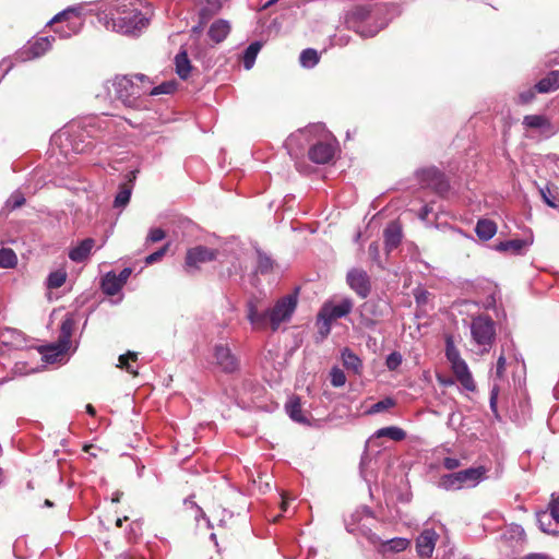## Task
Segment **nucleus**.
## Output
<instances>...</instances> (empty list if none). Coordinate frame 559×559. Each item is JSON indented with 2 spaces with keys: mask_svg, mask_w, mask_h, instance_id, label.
<instances>
[{
  "mask_svg": "<svg viewBox=\"0 0 559 559\" xmlns=\"http://www.w3.org/2000/svg\"><path fill=\"white\" fill-rule=\"evenodd\" d=\"M141 0H116L107 8L102 2L98 21L107 29L126 35H138L148 24V19L135 7Z\"/></svg>",
  "mask_w": 559,
  "mask_h": 559,
  "instance_id": "f257e3e1",
  "label": "nucleus"
},
{
  "mask_svg": "<svg viewBox=\"0 0 559 559\" xmlns=\"http://www.w3.org/2000/svg\"><path fill=\"white\" fill-rule=\"evenodd\" d=\"M297 302V294H289L280 298L272 308L260 310L259 299L251 298L246 305L247 319L254 330H265L270 326L275 332L283 322L290 320Z\"/></svg>",
  "mask_w": 559,
  "mask_h": 559,
  "instance_id": "f03ea898",
  "label": "nucleus"
},
{
  "mask_svg": "<svg viewBox=\"0 0 559 559\" xmlns=\"http://www.w3.org/2000/svg\"><path fill=\"white\" fill-rule=\"evenodd\" d=\"M108 95L132 109L145 108V97L148 91V78L144 74L117 75L105 83Z\"/></svg>",
  "mask_w": 559,
  "mask_h": 559,
  "instance_id": "7ed1b4c3",
  "label": "nucleus"
},
{
  "mask_svg": "<svg viewBox=\"0 0 559 559\" xmlns=\"http://www.w3.org/2000/svg\"><path fill=\"white\" fill-rule=\"evenodd\" d=\"M95 119L88 118L82 122H72L67 129L60 131L58 135L53 138V141L64 140L72 146V151L81 154L88 152L94 147L92 139H94L96 127Z\"/></svg>",
  "mask_w": 559,
  "mask_h": 559,
  "instance_id": "20e7f679",
  "label": "nucleus"
},
{
  "mask_svg": "<svg viewBox=\"0 0 559 559\" xmlns=\"http://www.w3.org/2000/svg\"><path fill=\"white\" fill-rule=\"evenodd\" d=\"M485 474L486 468L483 466L469 467L463 471L444 474L439 478L438 487L447 491L473 488L481 481Z\"/></svg>",
  "mask_w": 559,
  "mask_h": 559,
  "instance_id": "39448f33",
  "label": "nucleus"
},
{
  "mask_svg": "<svg viewBox=\"0 0 559 559\" xmlns=\"http://www.w3.org/2000/svg\"><path fill=\"white\" fill-rule=\"evenodd\" d=\"M471 335L473 343L479 348V353H489L496 340V323L486 314H479L472 319Z\"/></svg>",
  "mask_w": 559,
  "mask_h": 559,
  "instance_id": "423d86ee",
  "label": "nucleus"
},
{
  "mask_svg": "<svg viewBox=\"0 0 559 559\" xmlns=\"http://www.w3.org/2000/svg\"><path fill=\"white\" fill-rule=\"evenodd\" d=\"M445 357L451 364V369L463 388L473 392L476 389V385L472 373L467 364L461 357V354L456 348L454 340L451 335L445 336Z\"/></svg>",
  "mask_w": 559,
  "mask_h": 559,
  "instance_id": "0eeeda50",
  "label": "nucleus"
},
{
  "mask_svg": "<svg viewBox=\"0 0 559 559\" xmlns=\"http://www.w3.org/2000/svg\"><path fill=\"white\" fill-rule=\"evenodd\" d=\"M83 7L81 4L73 5L64 9L63 11L56 14L51 20V23H59L62 21L67 22L66 27H61L60 29H56V32L60 35L61 38H68L72 35H75L80 32L82 26L81 15H82Z\"/></svg>",
  "mask_w": 559,
  "mask_h": 559,
  "instance_id": "6e6552de",
  "label": "nucleus"
},
{
  "mask_svg": "<svg viewBox=\"0 0 559 559\" xmlns=\"http://www.w3.org/2000/svg\"><path fill=\"white\" fill-rule=\"evenodd\" d=\"M215 366L224 373H235L239 370V358L227 344L218 343L213 347Z\"/></svg>",
  "mask_w": 559,
  "mask_h": 559,
  "instance_id": "1a4fd4ad",
  "label": "nucleus"
},
{
  "mask_svg": "<svg viewBox=\"0 0 559 559\" xmlns=\"http://www.w3.org/2000/svg\"><path fill=\"white\" fill-rule=\"evenodd\" d=\"M218 250L205 246H195L187 250L185 258V267L187 272L200 269L201 264L216 260Z\"/></svg>",
  "mask_w": 559,
  "mask_h": 559,
  "instance_id": "9d476101",
  "label": "nucleus"
},
{
  "mask_svg": "<svg viewBox=\"0 0 559 559\" xmlns=\"http://www.w3.org/2000/svg\"><path fill=\"white\" fill-rule=\"evenodd\" d=\"M536 518L538 526L544 533L558 534L559 531L552 526L551 520L559 524V496L552 495L547 510L537 512Z\"/></svg>",
  "mask_w": 559,
  "mask_h": 559,
  "instance_id": "9b49d317",
  "label": "nucleus"
},
{
  "mask_svg": "<svg viewBox=\"0 0 559 559\" xmlns=\"http://www.w3.org/2000/svg\"><path fill=\"white\" fill-rule=\"evenodd\" d=\"M418 178L424 187L432 189L440 195L449 190V182L444 174L435 167L420 170Z\"/></svg>",
  "mask_w": 559,
  "mask_h": 559,
  "instance_id": "f8f14e48",
  "label": "nucleus"
},
{
  "mask_svg": "<svg viewBox=\"0 0 559 559\" xmlns=\"http://www.w3.org/2000/svg\"><path fill=\"white\" fill-rule=\"evenodd\" d=\"M346 283L360 298H367L371 292L368 273L362 269L354 267L347 272Z\"/></svg>",
  "mask_w": 559,
  "mask_h": 559,
  "instance_id": "ddd939ff",
  "label": "nucleus"
},
{
  "mask_svg": "<svg viewBox=\"0 0 559 559\" xmlns=\"http://www.w3.org/2000/svg\"><path fill=\"white\" fill-rule=\"evenodd\" d=\"M336 151L335 140H323L312 144L309 148V158L316 164H326L332 160Z\"/></svg>",
  "mask_w": 559,
  "mask_h": 559,
  "instance_id": "4468645a",
  "label": "nucleus"
},
{
  "mask_svg": "<svg viewBox=\"0 0 559 559\" xmlns=\"http://www.w3.org/2000/svg\"><path fill=\"white\" fill-rule=\"evenodd\" d=\"M522 124L525 129L538 130L545 139H549L558 132V129L545 115H526L523 117Z\"/></svg>",
  "mask_w": 559,
  "mask_h": 559,
  "instance_id": "2eb2a0df",
  "label": "nucleus"
},
{
  "mask_svg": "<svg viewBox=\"0 0 559 559\" xmlns=\"http://www.w3.org/2000/svg\"><path fill=\"white\" fill-rule=\"evenodd\" d=\"M353 307L354 304L350 298H343L338 304L324 302L320 312L333 322L349 314Z\"/></svg>",
  "mask_w": 559,
  "mask_h": 559,
  "instance_id": "dca6fc26",
  "label": "nucleus"
},
{
  "mask_svg": "<svg viewBox=\"0 0 559 559\" xmlns=\"http://www.w3.org/2000/svg\"><path fill=\"white\" fill-rule=\"evenodd\" d=\"M369 540L378 546V551L382 554L386 552H401L404 551L409 546V539L404 537H394L388 540H382L378 535L371 533L369 535Z\"/></svg>",
  "mask_w": 559,
  "mask_h": 559,
  "instance_id": "f3484780",
  "label": "nucleus"
},
{
  "mask_svg": "<svg viewBox=\"0 0 559 559\" xmlns=\"http://www.w3.org/2000/svg\"><path fill=\"white\" fill-rule=\"evenodd\" d=\"M371 10L366 5H358L350 10L346 15V25L352 31H362L361 24H366L370 19Z\"/></svg>",
  "mask_w": 559,
  "mask_h": 559,
  "instance_id": "a211bd4d",
  "label": "nucleus"
},
{
  "mask_svg": "<svg viewBox=\"0 0 559 559\" xmlns=\"http://www.w3.org/2000/svg\"><path fill=\"white\" fill-rule=\"evenodd\" d=\"M74 326L75 320L73 314H67L61 322L60 335L57 341V348H60L59 353H67L69 350Z\"/></svg>",
  "mask_w": 559,
  "mask_h": 559,
  "instance_id": "6ab92c4d",
  "label": "nucleus"
},
{
  "mask_svg": "<svg viewBox=\"0 0 559 559\" xmlns=\"http://www.w3.org/2000/svg\"><path fill=\"white\" fill-rule=\"evenodd\" d=\"M438 535L433 530H425L416 539V550L420 557H430L435 550Z\"/></svg>",
  "mask_w": 559,
  "mask_h": 559,
  "instance_id": "aec40b11",
  "label": "nucleus"
},
{
  "mask_svg": "<svg viewBox=\"0 0 559 559\" xmlns=\"http://www.w3.org/2000/svg\"><path fill=\"white\" fill-rule=\"evenodd\" d=\"M199 7V16L201 24H205L222 8L221 0H193Z\"/></svg>",
  "mask_w": 559,
  "mask_h": 559,
  "instance_id": "412c9836",
  "label": "nucleus"
},
{
  "mask_svg": "<svg viewBox=\"0 0 559 559\" xmlns=\"http://www.w3.org/2000/svg\"><path fill=\"white\" fill-rule=\"evenodd\" d=\"M383 237L385 250L388 252L394 250L402 240L401 226L395 222L390 223L384 229Z\"/></svg>",
  "mask_w": 559,
  "mask_h": 559,
  "instance_id": "4be33fe9",
  "label": "nucleus"
},
{
  "mask_svg": "<svg viewBox=\"0 0 559 559\" xmlns=\"http://www.w3.org/2000/svg\"><path fill=\"white\" fill-rule=\"evenodd\" d=\"M135 171H130L127 175L128 182L120 185L119 191L114 201L115 207H124L129 203L133 189V180L135 179Z\"/></svg>",
  "mask_w": 559,
  "mask_h": 559,
  "instance_id": "5701e85b",
  "label": "nucleus"
},
{
  "mask_svg": "<svg viewBox=\"0 0 559 559\" xmlns=\"http://www.w3.org/2000/svg\"><path fill=\"white\" fill-rule=\"evenodd\" d=\"M53 40V37L48 36L36 38L34 41L29 43L27 51L24 53L27 55V59L38 58L51 48ZM23 59H26V57H23Z\"/></svg>",
  "mask_w": 559,
  "mask_h": 559,
  "instance_id": "b1692460",
  "label": "nucleus"
},
{
  "mask_svg": "<svg viewBox=\"0 0 559 559\" xmlns=\"http://www.w3.org/2000/svg\"><path fill=\"white\" fill-rule=\"evenodd\" d=\"M317 131H323V127L320 124H313V126L306 128L305 130L298 131L295 134H290L287 138V140L285 141V146H286L289 155L294 156L293 147L295 145L300 144L302 139H306L309 134H311L312 132H317Z\"/></svg>",
  "mask_w": 559,
  "mask_h": 559,
  "instance_id": "393cba45",
  "label": "nucleus"
},
{
  "mask_svg": "<svg viewBox=\"0 0 559 559\" xmlns=\"http://www.w3.org/2000/svg\"><path fill=\"white\" fill-rule=\"evenodd\" d=\"M230 32L229 22L226 20H217L212 23L209 28V37L216 44L222 43Z\"/></svg>",
  "mask_w": 559,
  "mask_h": 559,
  "instance_id": "a878e982",
  "label": "nucleus"
},
{
  "mask_svg": "<svg viewBox=\"0 0 559 559\" xmlns=\"http://www.w3.org/2000/svg\"><path fill=\"white\" fill-rule=\"evenodd\" d=\"M535 88L538 93H550L559 88V70L550 71L545 78L539 80Z\"/></svg>",
  "mask_w": 559,
  "mask_h": 559,
  "instance_id": "bb28decb",
  "label": "nucleus"
},
{
  "mask_svg": "<svg viewBox=\"0 0 559 559\" xmlns=\"http://www.w3.org/2000/svg\"><path fill=\"white\" fill-rule=\"evenodd\" d=\"M475 233L483 241L490 240L497 233V225L493 221L481 218L476 223Z\"/></svg>",
  "mask_w": 559,
  "mask_h": 559,
  "instance_id": "cd10ccee",
  "label": "nucleus"
},
{
  "mask_svg": "<svg viewBox=\"0 0 559 559\" xmlns=\"http://www.w3.org/2000/svg\"><path fill=\"white\" fill-rule=\"evenodd\" d=\"M93 247L94 240L92 238H86L70 250L69 258L74 262H83L90 255Z\"/></svg>",
  "mask_w": 559,
  "mask_h": 559,
  "instance_id": "c85d7f7f",
  "label": "nucleus"
},
{
  "mask_svg": "<svg viewBox=\"0 0 559 559\" xmlns=\"http://www.w3.org/2000/svg\"><path fill=\"white\" fill-rule=\"evenodd\" d=\"M175 70L181 80L190 76L192 66L185 49H181L175 57Z\"/></svg>",
  "mask_w": 559,
  "mask_h": 559,
  "instance_id": "c756f323",
  "label": "nucleus"
},
{
  "mask_svg": "<svg viewBox=\"0 0 559 559\" xmlns=\"http://www.w3.org/2000/svg\"><path fill=\"white\" fill-rule=\"evenodd\" d=\"M532 243V240L511 239L501 241L496 246V250L500 252L511 251L514 254H521L525 248Z\"/></svg>",
  "mask_w": 559,
  "mask_h": 559,
  "instance_id": "7c9ffc66",
  "label": "nucleus"
},
{
  "mask_svg": "<svg viewBox=\"0 0 559 559\" xmlns=\"http://www.w3.org/2000/svg\"><path fill=\"white\" fill-rule=\"evenodd\" d=\"M100 287L105 295L115 296L121 290L122 285L117 280V274L111 271L105 274Z\"/></svg>",
  "mask_w": 559,
  "mask_h": 559,
  "instance_id": "2f4dec72",
  "label": "nucleus"
},
{
  "mask_svg": "<svg viewBox=\"0 0 559 559\" xmlns=\"http://www.w3.org/2000/svg\"><path fill=\"white\" fill-rule=\"evenodd\" d=\"M286 413L296 423L306 424L307 419L302 415L301 403L298 396H293L285 405Z\"/></svg>",
  "mask_w": 559,
  "mask_h": 559,
  "instance_id": "473e14b6",
  "label": "nucleus"
},
{
  "mask_svg": "<svg viewBox=\"0 0 559 559\" xmlns=\"http://www.w3.org/2000/svg\"><path fill=\"white\" fill-rule=\"evenodd\" d=\"M275 261L261 249H257V269L255 272L262 275L269 274L273 271Z\"/></svg>",
  "mask_w": 559,
  "mask_h": 559,
  "instance_id": "72a5a7b5",
  "label": "nucleus"
},
{
  "mask_svg": "<svg viewBox=\"0 0 559 559\" xmlns=\"http://www.w3.org/2000/svg\"><path fill=\"white\" fill-rule=\"evenodd\" d=\"M373 437L376 438H389L393 441H402L406 438V432L396 426H389L378 429Z\"/></svg>",
  "mask_w": 559,
  "mask_h": 559,
  "instance_id": "f704fd0d",
  "label": "nucleus"
},
{
  "mask_svg": "<svg viewBox=\"0 0 559 559\" xmlns=\"http://www.w3.org/2000/svg\"><path fill=\"white\" fill-rule=\"evenodd\" d=\"M383 27H384L383 22L371 17L366 24L360 25V28L362 31H354V32L364 38H369V37L376 36Z\"/></svg>",
  "mask_w": 559,
  "mask_h": 559,
  "instance_id": "c9c22d12",
  "label": "nucleus"
},
{
  "mask_svg": "<svg viewBox=\"0 0 559 559\" xmlns=\"http://www.w3.org/2000/svg\"><path fill=\"white\" fill-rule=\"evenodd\" d=\"M342 360L345 368L348 370H353L354 373H359L362 368V362L360 358L355 355L352 350L348 348H345L342 352Z\"/></svg>",
  "mask_w": 559,
  "mask_h": 559,
  "instance_id": "e433bc0d",
  "label": "nucleus"
},
{
  "mask_svg": "<svg viewBox=\"0 0 559 559\" xmlns=\"http://www.w3.org/2000/svg\"><path fill=\"white\" fill-rule=\"evenodd\" d=\"M261 47L260 41H253L246 48L242 57L243 68L246 70H250L253 67Z\"/></svg>",
  "mask_w": 559,
  "mask_h": 559,
  "instance_id": "4c0bfd02",
  "label": "nucleus"
},
{
  "mask_svg": "<svg viewBox=\"0 0 559 559\" xmlns=\"http://www.w3.org/2000/svg\"><path fill=\"white\" fill-rule=\"evenodd\" d=\"M320 60L319 53L316 49L307 48L301 51L299 61L301 67L306 69H312L318 64Z\"/></svg>",
  "mask_w": 559,
  "mask_h": 559,
  "instance_id": "58836bf2",
  "label": "nucleus"
},
{
  "mask_svg": "<svg viewBox=\"0 0 559 559\" xmlns=\"http://www.w3.org/2000/svg\"><path fill=\"white\" fill-rule=\"evenodd\" d=\"M176 88H177L176 81L163 82L162 84H159L155 87H151V81L148 80V91H147L146 96H156V95H162V94L169 95V94L174 93L176 91Z\"/></svg>",
  "mask_w": 559,
  "mask_h": 559,
  "instance_id": "ea45409f",
  "label": "nucleus"
},
{
  "mask_svg": "<svg viewBox=\"0 0 559 559\" xmlns=\"http://www.w3.org/2000/svg\"><path fill=\"white\" fill-rule=\"evenodd\" d=\"M136 360H138V353L129 350L128 353L119 356L117 367L124 369L127 372H129L133 376H136L138 371L131 365V361H136Z\"/></svg>",
  "mask_w": 559,
  "mask_h": 559,
  "instance_id": "a19ab883",
  "label": "nucleus"
},
{
  "mask_svg": "<svg viewBox=\"0 0 559 559\" xmlns=\"http://www.w3.org/2000/svg\"><path fill=\"white\" fill-rule=\"evenodd\" d=\"M366 313H370L372 316H380L381 313L377 311V306L372 301L365 302L362 305V313H361V323L366 328H372L376 324V321L366 316Z\"/></svg>",
  "mask_w": 559,
  "mask_h": 559,
  "instance_id": "79ce46f5",
  "label": "nucleus"
},
{
  "mask_svg": "<svg viewBox=\"0 0 559 559\" xmlns=\"http://www.w3.org/2000/svg\"><path fill=\"white\" fill-rule=\"evenodd\" d=\"M17 258L15 252L10 248L0 249V267L10 269L15 266Z\"/></svg>",
  "mask_w": 559,
  "mask_h": 559,
  "instance_id": "37998d69",
  "label": "nucleus"
},
{
  "mask_svg": "<svg viewBox=\"0 0 559 559\" xmlns=\"http://www.w3.org/2000/svg\"><path fill=\"white\" fill-rule=\"evenodd\" d=\"M59 349H60L59 347L57 348V342L49 344L47 346H44L41 353H43L45 361L48 364L56 362L59 359V357H61L62 355L66 354V353H59Z\"/></svg>",
  "mask_w": 559,
  "mask_h": 559,
  "instance_id": "c03bdc74",
  "label": "nucleus"
},
{
  "mask_svg": "<svg viewBox=\"0 0 559 559\" xmlns=\"http://www.w3.org/2000/svg\"><path fill=\"white\" fill-rule=\"evenodd\" d=\"M66 280H67V273L64 271L58 270V271L51 272L47 278V286L49 288H59L64 284Z\"/></svg>",
  "mask_w": 559,
  "mask_h": 559,
  "instance_id": "a18cd8bd",
  "label": "nucleus"
},
{
  "mask_svg": "<svg viewBox=\"0 0 559 559\" xmlns=\"http://www.w3.org/2000/svg\"><path fill=\"white\" fill-rule=\"evenodd\" d=\"M317 325L320 337L325 338L331 332L332 321L319 311L317 316Z\"/></svg>",
  "mask_w": 559,
  "mask_h": 559,
  "instance_id": "49530a36",
  "label": "nucleus"
},
{
  "mask_svg": "<svg viewBox=\"0 0 559 559\" xmlns=\"http://www.w3.org/2000/svg\"><path fill=\"white\" fill-rule=\"evenodd\" d=\"M540 194L544 200V202L554 209H557L559 206V195L557 192L552 191L550 188L546 187L544 189H540Z\"/></svg>",
  "mask_w": 559,
  "mask_h": 559,
  "instance_id": "de8ad7c7",
  "label": "nucleus"
},
{
  "mask_svg": "<svg viewBox=\"0 0 559 559\" xmlns=\"http://www.w3.org/2000/svg\"><path fill=\"white\" fill-rule=\"evenodd\" d=\"M395 401L392 397H384L374 403L369 409L368 414H378L395 406Z\"/></svg>",
  "mask_w": 559,
  "mask_h": 559,
  "instance_id": "09e8293b",
  "label": "nucleus"
},
{
  "mask_svg": "<svg viewBox=\"0 0 559 559\" xmlns=\"http://www.w3.org/2000/svg\"><path fill=\"white\" fill-rule=\"evenodd\" d=\"M331 384L335 388L343 386L346 382V376L338 367H333L330 372Z\"/></svg>",
  "mask_w": 559,
  "mask_h": 559,
  "instance_id": "8fccbe9b",
  "label": "nucleus"
},
{
  "mask_svg": "<svg viewBox=\"0 0 559 559\" xmlns=\"http://www.w3.org/2000/svg\"><path fill=\"white\" fill-rule=\"evenodd\" d=\"M25 203V198L20 191L13 192L5 202V207L15 210Z\"/></svg>",
  "mask_w": 559,
  "mask_h": 559,
  "instance_id": "3c124183",
  "label": "nucleus"
},
{
  "mask_svg": "<svg viewBox=\"0 0 559 559\" xmlns=\"http://www.w3.org/2000/svg\"><path fill=\"white\" fill-rule=\"evenodd\" d=\"M402 355L397 352H393L388 355L385 365L389 370H396L402 364Z\"/></svg>",
  "mask_w": 559,
  "mask_h": 559,
  "instance_id": "603ef678",
  "label": "nucleus"
},
{
  "mask_svg": "<svg viewBox=\"0 0 559 559\" xmlns=\"http://www.w3.org/2000/svg\"><path fill=\"white\" fill-rule=\"evenodd\" d=\"M168 248H169V243H166L164 247H162L157 251L148 254L145 258V264L150 265V264H153V263L158 262L159 260H162V258L166 254Z\"/></svg>",
  "mask_w": 559,
  "mask_h": 559,
  "instance_id": "864d4df0",
  "label": "nucleus"
},
{
  "mask_svg": "<svg viewBox=\"0 0 559 559\" xmlns=\"http://www.w3.org/2000/svg\"><path fill=\"white\" fill-rule=\"evenodd\" d=\"M165 237L166 233L162 228H151L146 237V242H158Z\"/></svg>",
  "mask_w": 559,
  "mask_h": 559,
  "instance_id": "5fc2aeb1",
  "label": "nucleus"
},
{
  "mask_svg": "<svg viewBox=\"0 0 559 559\" xmlns=\"http://www.w3.org/2000/svg\"><path fill=\"white\" fill-rule=\"evenodd\" d=\"M498 394H499V386L497 384H493L490 391V400L489 405L490 409L495 414L496 417H498V409H497V402H498Z\"/></svg>",
  "mask_w": 559,
  "mask_h": 559,
  "instance_id": "6e6d98bb",
  "label": "nucleus"
},
{
  "mask_svg": "<svg viewBox=\"0 0 559 559\" xmlns=\"http://www.w3.org/2000/svg\"><path fill=\"white\" fill-rule=\"evenodd\" d=\"M429 292H427L424 288H417L414 290V297L417 302V305H425L428 302L429 299Z\"/></svg>",
  "mask_w": 559,
  "mask_h": 559,
  "instance_id": "4d7b16f0",
  "label": "nucleus"
},
{
  "mask_svg": "<svg viewBox=\"0 0 559 559\" xmlns=\"http://www.w3.org/2000/svg\"><path fill=\"white\" fill-rule=\"evenodd\" d=\"M442 465L449 471H454L461 466V461L456 457H444Z\"/></svg>",
  "mask_w": 559,
  "mask_h": 559,
  "instance_id": "13d9d810",
  "label": "nucleus"
},
{
  "mask_svg": "<svg viewBox=\"0 0 559 559\" xmlns=\"http://www.w3.org/2000/svg\"><path fill=\"white\" fill-rule=\"evenodd\" d=\"M506 371V357L503 354H501L498 357L497 364H496V377L498 379H501Z\"/></svg>",
  "mask_w": 559,
  "mask_h": 559,
  "instance_id": "bf43d9fd",
  "label": "nucleus"
},
{
  "mask_svg": "<svg viewBox=\"0 0 559 559\" xmlns=\"http://www.w3.org/2000/svg\"><path fill=\"white\" fill-rule=\"evenodd\" d=\"M534 97H535V92L533 90L522 92L519 95V99H520L521 104H528L534 99Z\"/></svg>",
  "mask_w": 559,
  "mask_h": 559,
  "instance_id": "052dcab7",
  "label": "nucleus"
},
{
  "mask_svg": "<svg viewBox=\"0 0 559 559\" xmlns=\"http://www.w3.org/2000/svg\"><path fill=\"white\" fill-rule=\"evenodd\" d=\"M185 504L186 506H191L192 508H195L197 510V515L195 518L198 519V516H202V518H205V513L203 512V510L193 501V496H190L188 498L185 499Z\"/></svg>",
  "mask_w": 559,
  "mask_h": 559,
  "instance_id": "680f3d73",
  "label": "nucleus"
},
{
  "mask_svg": "<svg viewBox=\"0 0 559 559\" xmlns=\"http://www.w3.org/2000/svg\"><path fill=\"white\" fill-rule=\"evenodd\" d=\"M132 273V269L131 267H124L118 275H117V280L119 281V283L123 286L128 278L130 277Z\"/></svg>",
  "mask_w": 559,
  "mask_h": 559,
  "instance_id": "e2e57ef3",
  "label": "nucleus"
},
{
  "mask_svg": "<svg viewBox=\"0 0 559 559\" xmlns=\"http://www.w3.org/2000/svg\"><path fill=\"white\" fill-rule=\"evenodd\" d=\"M369 254L372 257L373 260H378L379 258V243L378 242H371L368 248Z\"/></svg>",
  "mask_w": 559,
  "mask_h": 559,
  "instance_id": "0e129e2a",
  "label": "nucleus"
},
{
  "mask_svg": "<svg viewBox=\"0 0 559 559\" xmlns=\"http://www.w3.org/2000/svg\"><path fill=\"white\" fill-rule=\"evenodd\" d=\"M11 69V64L9 61L7 60H3L1 63H0V81L2 80V78L9 72V70Z\"/></svg>",
  "mask_w": 559,
  "mask_h": 559,
  "instance_id": "69168bd1",
  "label": "nucleus"
},
{
  "mask_svg": "<svg viewBox=\"0 0 559 559\" xmlns=\"http://www.w3.org/2000/svg\"><path fill=\"white\" fill-rule=\"evenodd\" d=\"M431 212H432V207H431V205L426 204V205L421 209V211H420V213H419V217H420V219H423V221L427 219V218H428V215H429Z\"/></svg>",
  "mask_w": 559,
  "mask_h": 559,
  "instance_id": "338daca9",
  "label": "nucleus"
},
{
  "mask_svg": "<svg viewBox=\"0 0 559 559\" xmlns=\"http://www.w3.org/2000/svg\"><path fill=\"white\" fill-rule=\"evenodd\" d=\"M523 559H550V557L544 554H530Z\"/></svg>",
  "mask_w": 559,
  "mask_h": 559,
  "instance_id": "774afa93",
  "label": "nucleus"
}]
</instances>
